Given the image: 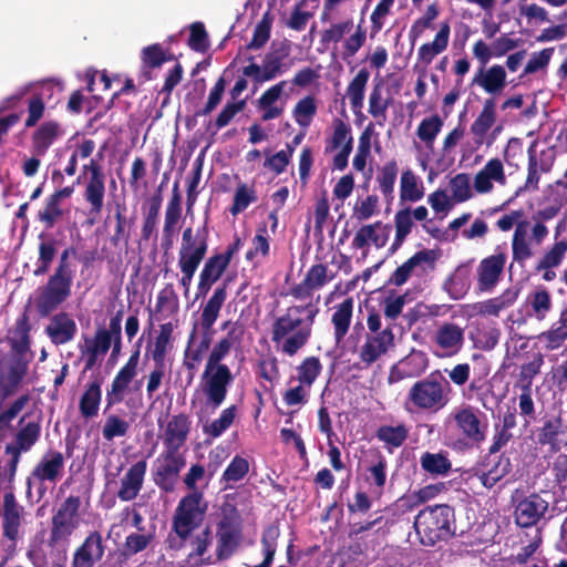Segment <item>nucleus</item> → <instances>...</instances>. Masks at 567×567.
<instances>
[{
	"label": "nucleus",
	"mask_w": 567,
	"mask_h": 567,
	"mask_svg": "<svg viewBox=\"0 0 567 567\" xmlns=\"http://www.w3.org/2000/svg\"><path fill=\"white\" fill-rule=\"evenodd\" d=\"M318 312L319 309L312 303L289 307L285 315L274 321L271 341L281 344L285 354L295 355L308 343Z\"/></svg>",
	"instance_id": "nucleus-1"
},
{
	"label": "nucleus",
	"mask_w": 567,
	"mask_h": 567,
	"mask_svg": "<svg viewBox=\"0 0 567 567\" xmlns=\"http://www.w3.org/2000/svg\"><path fill=\"white\" fill-rule=\"evenodd\" d=\"M76 254L75 247H66L60 254L58 265L45 285L38 289L34 306L40 317L51 316L71 297L75 272L70 257H75Z\"/></svg>",
	"instance_id": "nucleus-2"
},
{
	"label": "nucleus",
	"mask_w": 567,
	"mask_h": 567,
	"mask_svg": "<svg viewBox=\"0 0 567 567\" xmlns=\"http://www.w3.org/2000/svg\"><path fill=\"white\" fill-rule=\"evenodd\" d=\"M413 527L423 546L446 543L456 535L455 509L449 504L425 506L414 517Z\"/></svg>",
	"instance_id": "nucleus-3"
},
{
	"label": "nucleus",
	"mask_w": 567,
	"mask_h": 567,
	"mask_svg": "<svg viewBox=\"0 0 567 567\" xmlns=\"http://www.w3.org/2000/svg\"><path fill=\"white\" fill-rule=\"evenodd\" d=\"M450 391L449 381L440 371H435L409 389L405 408L408 411L437 412L449 403Z\"/></svg>",
	"instance_id": "nucleus-4"
},
{
	"label": "nucleus",
	"mask_w": 567,
	"mask_h": 567,
	"mask_svg": "<svg viewBox=\"0 0 567 567\" xmlns=\"http://www.w3.org/2000/svg\"><path fill=\"white\" fill-rule=\"evenodd\" d=\"M208 250V227L207 223L198 228L194 235L193 229L187 227L183 231L182 244L178 250V267L182 272L179 285L184 296H188L193 277L204 260Z\"/></svg>",
	"instance_id": "nucleus-5"
},
{
	"label": "nucleus",
	"mask_w": 567,
	"mask_h": 567,
	"mask_svg": "<svg viewBox=\"0 0 567 567\" xmlns=\"http://www.w3.org/2000/svg\"><path fill=\"white\" fill-rule=\"evenodd\" d=\"M207 511L208 503L204 492L185 494L179 499L172 517L173 532L181 540L188 539L193 532L202 526Z\"/></svg>",
	"instance_id": "nucleus-6"
},
{
	"label": "nucleus",
	"mask_w": 567,
	"mask_h": 567,
	"mask_svg": "<svg viewBox=\"0 0 567 567\" xmlns=\"http://www.w3.org/2000/svg\"><path fill=\"white\" fill-rule=\"evenodd\" d=\"M81 504L80 496L69 495L54 511L48 538L49 547L69 543L71 536L80 526Z\"/></svg>",
	"instance_id": "nucleus-7"
},
{
	"label": "nucleus",
	"mask_w": 567,
	"mask_h": 567,
	"mask_svg": "<svg viewBox=\"0 0 567 567\" xmlns=\"http://www.w3.org/2000/svg\"><path fill=\"white\" fill-rule=\"evenodd\" d=\"M367 326L371 334H367L359 352V358L364 368H369L394 346L392 327L389 324L381 330V316L374 309L369 311Z\"/></svg>",
	"instance_id": "nucleus-8"
},
{
	"label": "nucleus",
	"mask_w": 567,
	"mask_h": 567,
	"mask_svg": "<svg viewBox=\"0 0 567 567\" xmlns=\"http://www.w3.org/2000/svg\"><path fill=\"white\" fill-rule=\"evenodd\" d=\"M533 434L535 443L549 453L557 454L567 449V422L561 412L544 415Z\"/></svg>",
	"instance_id": "nucleus-9"
},
{
	"label": "nucleus",
	"mask_w": 567,
	"mask_h": 567,
	"mask_svg": "<svg viewBox=\"0 0 567 567\" xmlns=\"http://www.w3.org/2000/svg\"><path fill=\"white\" fill-rule=\"evenodd\" d=\"M186 465V457L182 453L163 451L156 458L152 480L162 493L175 492L181 472Z\"/></svg>",
	"instance_id": "nucleus-10"
},
{
	"label": "nucleus",
	"mask_w": 567,
	"mask_h": 567,
	"mask_svg": "<svg viewBox=\"0 0 567 567\" xmlns=\"http://www.w3.org/2000/svg\"><path fill=\"white\" fill-rule=\"evenodd\" d=\"M233 382L234 375L228 367L205 364L202 374V391L206 396V404L213 410L218 409L224 403Z\"/></svg>",
	"instance_id": "nucleus-11"
},
{
	"label": "nucleus",
	"mask_w": 567,
	"mask_h": 567,
	"mask_svg": "<svg viewBox=\"0 0 567 567\" xmlns=\"http://www.w3.org/2000/svg\"><path fill=\"white\" fill-rule=\"evenodd\" d=\"M89 174L85 183L84 199L90 206V214L99 215L104 205L105 197V174L102 166L95 159H91L89 164L83 166L82 174L78 177L76 183L81 182L82 176Z\"/></svg>",
	"instance_id": "nucleus-12"
},
{
	"label": "nucleus",
	"mask_w": 567,
	"mask_h": 567,
	"mask_svg": "<svg viewBox=\"0 0 567 567\" xmlns=\"http://www.w3.org/2000/svg\"><path fill=\"white\" fill-rule=\"evenodd\" d=\"M227 299V284H223L215 288L213 295L204 305L200 313L199 326L203 329V339L197 346V350L206 352L212 343L213 326L219 317L221 307Z\"/></svg>",
	"instance_id": "nucleus-13"
},
{
	"label": "nucleus",
	"mask_w": 567,
	"mask_h": 567,
	"mask_svg": "<svg viewBox=\"0 0 567 567\" xmlns=\"http://www.w3.org/2000/svg\"><path fill=\"white\" fill-rule=\"evenodd\" d=\"M453 419L465 439L474 444H481L485 441L488 425L482 411L467 405L457 410Z\"/></svg>",
	"instance_id": "nucleus-14"
},
{
	"label": "nucleus",
	"mask_w": 567,
	"mask_h": 567,
	"mask_svg": "<svg viewBox=\"0 0 567 567\" xmlns=\"http://www.w3.org/2000/svg\"><path fill=\"white\" fill-rule=\"evenodd\" d=\"M548 502L538 493L520 498L514 508L515 524L520 528L536 526L548 511Z\"/></svg>",
	"instance_id": "nucleus-15"
},
{
	"label": "nucleus",
	"mask_w": 567,
	"mask_h": 567,
	"mask_svg": "<svg viewBox=\"0 0 567 567\" xmlns=\"http://www.w3.org/2000/svg\"><path fill=\"white\" fill-rule=\"evenodd\" d=\"M29 360L0 359V400L4 401L16 393L28 372Z\"/></svg>",
	"instance_id": "nucleus-16"
},
{
	"label": "nucleus",
	"mask_w": 567,
	"mask_h": 567,
	"mask_svg": "<svg viewBox=\"0 0 567 567\" xmlns=\"http://www.w3.org/2000/svg\"><path fill=\"white\" fill-rule=\"evenodd\" d=\"M63 470V454L60 451L48 450L35 464L30 476L27 478L28 487L30 488L32 480H35L40 483L50 482L55 484L62 477Z\"/></svg>",
	"instance_id": "nucleus-17"
},
{
	"label": "nucleus",
	"mask_w": 567,
	"mask_h": 567,
	"mask_svg": "<svg viewBox=\"0 0 567 567\" xmlns=\"http://www.w3.org/2000/svg\"><path fill=\"white\" fill-rule=\"evenodd\" d=\"M512 461L507 454L488 453L481 463L477 477L485 488L491 489L501 480L508 475L512 472Z\"/></svg>",
	"instance_id": "nucleus-18"
},
{
	"label": "nucleus",
	"mask_w": 567,
	"mask_h": 567,
	"mask_svg": "<svg viewBox=\"0 0 567 567\" xmlns=\"http://www.w3.org/2000/svg\"><path fill=\"white\" fill-rule=\"evenodd\" d=\"M507 256L504 251L483 258L476 269L477 289L481 292H491L501 280Z\"/></svg>",
	"instance_id": "nucleus-19"
},
{
	"label": "nucleus",
	"mask_w": 567,
	"mask_h": 567,
	"mask_svg": "<svg viewBox=\"0 0 567 567\" xmlns=\"http://www.w3.org/2000/svg\"><path fill=\"white\" fill-rule=\"evenodd\" d=\"M105 549L102 534L97 530L90 532L74 550L71 567H94L103 558Z\"/></svg>",
	"instance_id": "nucleus-20"
},
{
	"label": "nucleus",
	"mask_w": 567,
	"mask_h": 567,
	"mask_svg": "<svg viewBox=\"0 0 567 567\" xmlns=\"http://www.w3.org/2000/svg\"><path fill=\"white\" fill-rule=\"evenodd\" d=\"M285 54L279 52H268L262 59V64L251 62L243 68V74L252 80L258 85L268 82L284 73Z\"/></svg>",
	"instance_id": "nucleus-21"
},
{
	"label": "nucleus",
	"mask_w": 567,
	"mask_h": 567,
	"mask_svg": "<svg viewBox=\"0 0 567 567\" xmlns=\"http://www.w3.org/2000/svg\"><path fill=\"white\" fill-rule=\"evenodd\" d=\"M437 258L439 254L434 249H422L416 251L391 274L388 284L396 287L403 286L410 279L412 271L416 267L427 265L433 269Z\"/></svg>",
	"instance_id": "nucleus-22"
},
{
	"label": "nucleus",
	"mask_w": 567,
	"mask_h": 567,
	"mask_svg": "<svg viewBox=\"0 0 567 567\" xmlns=\"http://www.w3.org/2000/svg\"><path fill=\"white\" fill-rule=\"evenodd\" d=\"M146 471L147 463L145 460L134 463L126 471L120 481V488L116 493L122 502H131L138 496L143 488Z\"/></svg>",
	"instance_id": "nucleus-23"
},
{
	"label": "nucleus",
	"mask_w": 567,
	"mask_h": 567,
	"mask_svg": "<svg viewBox=\"0 0 567 567\" xmlns=\"http://www.w3.org/2000/svg\"><path fill=\"white\" fill-rule=\"evenodd\" d=\"M229 264L221 256L214 254L208 257L199 272L196 299L204 298L212 287L221 278Z\"/></svg>",
	"instance_id": "nucleus-24"
},
{
	"label": "nucleus",
	"mask_w": 567,
	"mask_h": 567,
	"mask_svg": "<svg viewBox=\"0 0 567 567\" xmlns=\"http://www.w3.org/2000/svg\"><path fill=\"white\" fill-rule=\"evenodd\" d=\"M78 332L74 319L64 311L53 315L49 324L45 327V333L55 346L71 342Z\"/></svg>",
	"instance_id": "nucleus-25"
},
{
	"label": "nucleus",
	"mask_w": 567,
	"mask_h": 567,
	"mask_svg": "<svg viewBox=\"0 0 567 567\" xmlns=\"http://www.w3.org/2000/svg\"><path fill=\"white\" fill-rule=\"evenodd\" d=\"M64 134L62 125L54 120L41 123L32 133V154L44 156L49 148Z\"/></svg>",
	"instance_id": "nucleus-26"
},
{
	"label": "nucleus",
	"mask_w": 567,
	"mask_h": 567,
	"mask_svg": "<svg viewBox=\"0 0 567 567\" xmlns=\"http://www.w3.org/2000/svg\"><path fill=\"white\" fill-rule=\"evenodd\" d=\"M190 430V422L186 414L173 415L168 421L164 434V451L181 453V447L186 443Z\"/></svg>",
	"instance_id": "nucleus-27"
},
{
	"label": "nucleus",
	"mask_w": 567,
	"mask_h": 567,
	"mask_svg": "<svg viewBox=\"0 0 567 567\" xmlns=\"http://www.w3.org/2000/svg\"><path fill=\"white\" fill-rule=\"evenodd\" d=\"M496 121V103L494 97L484 101L482 111L471 124L470 131L473 135V142L476 148H480L484 142L488 131Z\"/></svg>",
	"instance_id": "nucleus-28"
},
{
	"label": "nucleus",
	"mask_w": 567,
	"mask_h": 567,
	"mask_svg": "<svg viewBox=\"0 0 567 567\" xmlns=\"http://www.w3.org/2000/svg\"><path fill=\"white\" fill-rule=\"evenodd\" d=\"M471 85H478L488 94H498L506 86V71L499 64L487 70L482 66L472 79Z\"/></svg>",
	"instance_id": "nucleus-29"
},
{
	"label": "nucleus",
	"mask_w": 567,
	"mask_h": 567,
	"mask_svg": "<svg viewBox=\"0 0 567 567\" xmlns=\"http://www.w3.org/2000/svg\"><path fill=\"white\" fill-rule=\"evenodd\" d=\"M526 317L544 321L553 309V297L547 288L539 286L526 298Z\"/></svg>",
	"instance_id": "nucleus-30"
},
{
	"label": "nucleus",
	"mask_w": 567,
	"mask_h": 567,
	"mask_svg": "<svg viewBox=\"0 0 567 567\" xmlns=\"http://www.w3.org/2000/svg\"><path fill=\"white\" fill-rule=\"evenodd\" d=\"M24 416L21 417L19 424L20 429L16 434L14 442L6 446V452H16L22 454L29 452L32 446L39 441L41 434V425L39 422H28L23 424Z\"/></svg>",
	"instance_id": "nucleus-31"
},
{
	"label": "nucleus",
	"mask_w": 567,
	"mask_h": 567,
	"mask_svg": "<svg viewBox=\"0 0 567 567\" xmlns=\"http://www.w3.org/2000/svg\"><path fill=\"white\" fill-rule=\"evenodd\" d=\"M30 331L31 324L27 313H23L19 317L14 324L13 337L10 339L11 350L13 352V357L11 359H21L29 360L31 358H27V353L30 352Z\"/></svg>",
	"instance_id": "nucleus-32"
},
{
	"label": "nucleus",
	"mask_w": 567,
	"mask_h": 567,
	"mask_svg": "<svg viewBox=\"0 0 567 567\" xmlns=\"http://www.w3.org/2000/svg\"><path fill=\"white\" fill-rule=\"evenodd\" d=\"M434 341L449 354H455L463 347L464 330L456 323L445 322L436 330Z\"/></svg>",
	"instance_id": "nucleus-33"
},
{
	"label": "nucleus",
	"mask_w": 567,
	"mask_h": 567,
	"mask_svg": "<svg viewBox=\"0 0 567 567\" xmlns=\"http://www.w3.org/2000/svg\"><path fill=\"white\" fill-rule=\"evenodd\" d=\"M450 23L442 22L432 42L422 44L417 51V60L426 68L436 55L446 50L450 39Z\"/></svg>",
	"instance_id": "nucleus-34"
},
{
	"label": "nucleus",
	"mask_w": 567,
	"mask_h": 567,
	"mask_svg": "<svg viewBox=\"0 0 567 567\" xmlns=\"http://www.w3.org/2000/svg\"><path fill=\"white\" fill-rule=\"evenodd\" d=\"M243 536V527H217L216 557L218 560H226L233 556L238 548Z\"/></svg>",
	"instance_id": "nucleus-35"
},
{
	"label": "nucleus",
	"mask_w": 567,
	"mask_h": 567,
	"mask_svg": "<svg viewBox=\"0 0 567 567\" xmlns=\"http://www.w3.org/2000/svg\"><path fill=\"white\" fill-rule=\"evenodd\" d=\"M538 339L544 342L547 351L559 349L567 340V307L561 309L559 317L550 328L539 333Z\"/></svg>",
	"instance_id": "nucleus-36"
},
{
	"label": "nucleus",
	"mask_w": 567,
	"mask_h": 567,
	"mask_svg": "<svg viewBox=\"0 0 567 567\" xmlns=\"http://www.w3.org/2000/svg\"><path fill=\"white\" fill-rule=\"evenodd\" d=\"M286 84V81L278 82L277 84L266 90L258 99L257 106L259 110L264 111L261 115L262 121H270L279 117L282 114L284 107L276 106L275 104L280 99Z\"/></svg>",
	"instance_id": "nucleus-37"
},
{
	"label": "nucleus",
	"mask_w": 567,
	"mask_h": 567,
	"mask_svg": "<svg viewBox=\"0 0 567 567\" xmlns=\"http://www.w3.org/2000/svg\"><path fill=\"white\" fill-rule=\"evenodd\" d=\"M102 379L96 378L85 385V390L80 398V413L85 419H92L97 415L102 400Z\"/></svg>",
	"instance_id": "nucleus-38"
},
{
	"label": "nucleus",
	"mask_w": 567,
	"mask_h": 567,
	"mask_svg": "<svg viewBox=\"0 0 567 567\" xmlns=\"http://www.w3.org/2000/svg\"><path fill=\"white\" fill-rule=\"evenodd\" d=\"M353 312V299L346 298L342 302L336 306L332 315L331 322L333 324V334L336 342H340L348 333Z\"/></svg>",
	"instance_id": "nucleus-39"
},
{
	"label": "nucleus",
	"mask_w": 567,
	"mask_h": 567,
	"mask_svg": "<svg viewBox=\"0 0 567 567\" xmlns=\"http://www.w3.org/2000/svg\"><path fill=\"white\" fill-rule=\"evenodd\" d=\"M280 537L279 522L270 523L262 529L261 547L264 559L260 564L249 567H270L277 550L278 538Z\"/></svg>",
	"instance_id": "nucleus-40"
},
{
	"label": "nucleus",
	"mask_w": 567,
	"mask_h": 567,
	"mask_svg": "<svg viewBox=\"0 0 567 567\" xmlns=\"http://www.w3.org/2000/svg\"><path fill=\"white\" fill-rule=\"evenodd\" d=\"M470 287L471 281L468 271L462 266L457 267L455 271L443 282V290L453 300L463 299L467 295Z\"/></svg>",
	"instance_id": "nucleus-41"
},
{
	"label": "nucleus",
	"mask_w": 567,
	"mask_h": 567,
	"mask_svg": "<svg viewBox=\"0 0 567 567\" xmlns=\"http://www.w3.org/2000/svg\"><path fill=\"white\" fill-rule=\"evenodd\" d=\"M152 540V534L131 533L127 535L123 545V549L118 556L120 560L114 567H123L130 557L145 550Z\"/></svg>",
	"instance_id": "nucleus-42"
},
{
	"label": "nucleus",
	"mask_w": 567,
	"mask_h": 567,
	"mask_svg": "<svg viewBox=\"0 0 567 567\" xmlns=\"http://www.w3.org/2000/svg\"><path fill=\"white\" fill-rule=\"evenodd\" d=\"M369 78V71L363 68L359 70L347 87V95L350 99L351 107L354 113L363 107L364 92Z\"/></svg>",
	"instance_id": "nucleus-43"
},
{
	"label": "nucleus",
	"mask_w": 567,
	"mask_h": 567,
	"mask_svg": "<svg viewBox=\"0 0 567 567\" xmlns=\"http://www.w3.org/2000/svg\"><path fill=\"white\" fill-rule=\"evenodd\" d=\"M420 463L426 473L435 476H444L449 474L452 468L451 461L446 453L443 452H425L421 455Z\"/></svg>",
	"instance_id": "nucleus-44"
},
{
	"label": "nucleus",
	"mask_w": 567,
	"mask_h": 567,
	"mask_svg": "<svg viewBox=\"0 0 567 567\" xmlns=\"http://www.w3.org/2000/svg\"><path fill=\"white\" fill-rule=\"evenodd\" d=\"M135 375H132L127 372H124L120 369V371L114 377L111 389L106 391V406L105 411L111 409L112 406L121 403L124 400V393L127 390L130 383L133 381Z\"/></svg>",
	"instance_id": "nucleus-45"
},
{
	"label": "nucleus",
	"mask_w": 567,
	"mask_h": 567,
	"mask_svg": "<svg viewBox=\"0 0 567 567\" xmlns=\"http://www.w3.org/2000/svg\"><path fill=\"white\" fill-rule=\"evenodd\" d=\"M424 196V188L419 183L415 174L408 169L402 173L400 181V199L401 202H419Z\"/></svg>",
	"instance_id": "nucleus-46"
},
{
	"label": "nucleus",
	"mask_w": 567,
	"mask_h": 567,
	"mask_svg": "<svg viewBox=\"0 0 567 567\" xmlns=\"http://www.w3.org/2000/svg\"><path fill=\"white\" fill-rule=\"evenodd\" d=\"M173 330L172 322L161 324L151 352L154 363H165L166 354L172 349Z\"/></svg>",
	"instance_id": "nucleus-47"
},
{
	"label": "nucleus",
	"mask_w": 567,
	"mask_h": 567,
	"mask_svg": "<svg viewBox=\"0 0 567 567\" xmlns=\"http://www.w3.org/2000/svg\"><path fill=\"white\" fill-rule=\"evenodd\" d=\"M375 437L389 447H400L409 437V429L401 423L396 426L381 425L375 432Z\"/></svg>",
	"instance_id": "nucleus-48"
},
{
	"label": "nucleus",
	"mask_w": 567,
	"mask_h": 567,
	"mask_svg": "<svg viewBox=\"0 0 567 567\" xmlns=\"http://www.w3.org/2000/svg\"><path fill=\"white\" fill-rule=\"evenodd\" d=\"M39 238L42 241L39 244L38 247L39 257L37 261V267L33 270V275L35 277L43 276L50 270L52 261L54 260L56 255L55 241L53 239L43 240V233L39 235Z\"/></svg>",
	"instance_id": "nucleus-49"
},
{
	"label": "nucleus",
	"mask_w": 567,
	"mask_h": 567,
	"mask_svg": "<svg viewBox=\"0 0 567 567\" xmlns=\"http://www.w3.org/2000/svg\"><path fill=\"white\" fill-rule=\"evenodd\" d=\"M257 193L254 186H249L246 183H240L235 190L233 204L229 207V213L233 216H237L243 213L248 206L257 202Z\"/></svg>",
	"instance_id": "nucleus-50"
},
{
	"label": "nucleus",
	"mask_w": 567,
	"mask_h": 567,
	"mask_svg": "<svg viewBox=\"0 0 567 567\" xmlns=\"http://www.w3.org/2000/svg\"><path fill=\"white\" fill-rule=\"evenodd\" d=\"M63 215L61 202L50 195L45 199L44 207L38 212L37 219L44 225L45 229H52Z\"/></svg>",
	"instance_id": "nucleus-51"
},
{
	"label": "nucleus",
	"mask_w": 567,
	"mask_h": 567,
	"mask_svg": "<svg viewBox=\"0 0 567 567\" xmlns=\"http://www.w3.org/2000/svg\"><path fill=\"white\" fill-rule=\"evenodd\" d=\"M398 172V164L394 159L385 163L379 171L377 182L379 184L380 190L386 199L393 198V190Z\"/></svg>",
	"instance_id": "nucleus-52"
},
{
	"label": "nucleus",
	"mask_w": 567,
	"mask_h": 567,
	"mask_svg": "<svg viewBox=\"0 0 567 567\" xmlns=\"http://www.w3.org/2000/svg\"><path fill=\"white\" fill-rule=\"evenodd\" d=\"M544 364V355L539 352L535 353L533 360L522 364L518 374V385L522 390H532L534 378L540 373Z\"/></svg>",
	"instance_id": "nucleus-53"
},
{
	"label": "nucleus",
	"mask_w": 567,
	"mask_h": 567,
	"mask_svg": "<svg viewBox=\"0 0 567 567\" xmlns=\"http://www.w3.org/2000/svg\"><path fill=\"white\" fill-rule=\"evenodd\" d=\"M365 481L374 493L381 494L386 483V460L380 456L375 463L367 468Z\"/></svg>",
	"instance_id": "nucleus-54"
},
{
	"label": "nucleus",
	"mask_w": 567,
	"mask_h": 567,
	"mask_svg": "<svg viewBox=\"0 0 567 567\" xmlns=\"http://www.w3.org/2000/svg\"><path fill=\"white\" fill-rule=\"evenodd\" d=\"M567 252V238L555 241L536 265L540 268H557L561 265Z\"/></svg>",
	"instance_id": "nucleus-55"
},
{
	"label": "nucleus",
	"mask_w": 567,
	"mask_h": 567,
	"mask_svg": "<svg viewBox=\"0 0 567 567\" xmlns=\"http://www.w3.org/2000/svg\"><path fill=\"white\" fill-rule=\"evenodd\" d=\"M442 127L443 120L437 114H434L421 121L417 126L416 134L417 137L426 145H432Z\"/></svg>",
	"instance_id": "nucleus-56"
},
{
	"label": "nucleus",
	"mask_w": 567,
	"mask_h": 567,
	"mask_svg": "<svg viewBox=\"0 0 567 567\" xmlns=\"http://www.w3.org/2000/svg\"><path fill=\"white\" fill-rule=\"evenodd\" d=\"M142 62L147 69H156L163 65V63L174 59L173 54H166L159 43H154L145 47L142 50Z\"/></svg>",
	"instance_id": "nucleus-57"
},
{
	"label": "nucleus",
	"mask_w": 567,
	"mask_h": 567,
	"mask_svg": "<svg viewBox=\"0 0 567 567\" xmlns=\"http://www.w3.org/2000/svg\"><path fill=\"white\" fill-rule=\"evenodd\" d=\"M322 370V364L317 357H307L297 368L298 381L301 384L311 386Z\"/></svg>",
	"instance_id": "nucleus-58"
},
{
	"label": "nucleus",
	"mask_w": 567,
	"mask_h": 567,
	"mask_svg": "<svg viewBox=\"0 0 567 567\" xmlns=\"http://www.w3.org/2000/svg\"><path fill=\"white\" fill-rule=\"evenodd\" d=\"M348 143H350L351 147H353V138L351 136V128L349 124L340 118H334L333 133L329 141V145L326 147V151H334L341 148Z\"/></svg>",
	"instance_id": "nucleus-59"
},
{
	"label": "nucleus",
	"mask_w": 567,
	"mask_h": 567,
	"mask_svg": "<svg viewBox=\"0 0 567 567\" xmlns=\"http://www.w3.org/2000/svg\"><path fill=\"white\" fill-rule=\"evenodd\" d=\"M237 408L230 405L224 409L218 419L214 420L204 431L212 437H219L233 423L236 417Z\"/></svg>",
	"instance_id": "nucleus-60"
},
{
	"label": "nucleus",
	"mask_w": 567,
	"mask_h": 567,
	"mask_svg": "<svg viewBox=\"0 0 567 567\" xmlns=\"http://www.w3.org/2000/svg\"><path fill=\"white\" fill-rule=\"evenodd\" d=\"M388 100L382 99L381 85H374L369 96V113L382 125L386 121Z\"/></svg>",
	"instance_id": "nucleus-61"
},
{
	"label": "nucleus",
	"mask_w": 567,
	"mask_h": 567,
	"mask_svg": "<svg viewBox=\"0 0 567 567\" xmlns=\"http://www.w3.org/2000/svg\"><path fill=\"white\" fill-rule=\"evenodd\" d=\"M29 402V395L18 398L7 410L0 412V442L6 437V431L11 429V422L24 409Z\"/></svg>",
	"instance_id": "nucleus-62"
},
{
	"label": "nucleus",
	"mask_w": 567,
	"mask_h": 567,
	"mask_svg": "<svg viewBox=\"0 0 567 567\" xmlns=\"http://www.w3.org/2000/svg\"><path fill=\"white\" fill-rule=\"evenodd\" d=\"M316 113V100L311 95L299 100L293 109V117L301 126H308Z\"/></svg>",
	"instance_id": "nucleus-63"
},
{
	"label": "nucleus",
	"mask_w": 567,
	"mask_h": 567,
	"mask_svg": "<svg viewBox=\"0 0 567 567\" xmlns=\"http://www.w3.org/2000/svg\"><path fill=\"white\" fill-rule=\"evenodd\" d=\"M249 472V462L247 458L236 455L233 457L221 475V481L226 483L241 481Z\"/></svg>",
	"instance_id": "nucleus-64"
}]
</instances>
